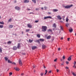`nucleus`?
<instances>
[{
  "label": "nucleus",
  "mask_w": 76,
  "mask_h": 76,
  "mask_svg": "<svg viewBox=\"0 0 76 76\" xmlns=\"http://www.w3.org/2000/svg\"><path fill=\"white\" fill-rule=\"evenodd\" d=\"M21 76H23V75H24V74H23V73H21Z\"/></svg>",
  "instance_id": "obj_46"
},
{
  "label": "nucleus",
  "mask_w": 76,
  "mask_h": 76,
  "mask_svg": "<svg viewBox=\"0 0 76 76\" xmlns=\"http://www.w3.org/2000/svg\"><path fill=\"white\" fill-rule=\"evenodd\" d=\"M60 50H61V48H58V51H60Z\"/></svg>",
  "instance_id": "obj_44"
},
{
  "label": "nucleus",
  "mask_w": 76,
  "mask_h": 76,
  "mask_svg": "<svg viewBox=\"0 0 76 76\" xmlns=\"http://www.w3.org/2000/svg\"><path fill=\"white\" fill-rule=\"evenodd\" d=\"M41 9L42 10H43L44 9V8H43V7L42 8H41Z\"/></svg>",
  "instance_id": "obj_64"
},
{
  "label": "nucleus",
  "mask_w": 76,
  "mask_h": 76,
  "mask_svg": "<svg viewBox=\"0 0 76 76\" xmlns=\"http://www.w3.org/2000/svg\"><path fill=\"white\" fill-rule=\"evenodd\" d=\"M0 53H1L2 52V50H1V48H0Z\"/></svg>",
  "instance_id": "obj_37"
},
{
  "label": "nucleus",
  "mask_w": 76,
  "mask_h": 76,
  "mask_svg": "<svg viewBox=\"0 0 76 76\" xmlns=\"http://www.w3.org/2000/svg\"><path fill=\"white\" fill-rule=\"evenodd\" d=\"M48 19V17H45L44 18V19Z\"/></svg>",
  "instance_id": "obj_35"
},
{
  "label": "nucleus",
  "mask_w": 76,
  "mask_h": 76,
  "mask_svg": "<svg viewBox=\"0 0 76 76\" xmlns=\"http://www.w3.org/2000/svg\"><path fill=\"white\" fill-rule=\"evenodd\" d=\"M29 31H30V29H27L26 30V31L27 32H29Z\"/></svg>",
  "instance_id": "obj_33"
},
{
  "label": "nucleus",
  "mask_w": 76,
  "mask_h": 76,
  "mask_svg": "<svg viewBox=\"0 0 76 76\" xmlns=\"http://www.w3.org/2000/svg\"><path fill=\"white\" fill-rule=\"evenodd\" d=\"M12 64H14V65H16V64L15 62L12 63Z\"/></svg>",
  "instance_id": "obj_43"
},
{
  "label": "nucleus",
  "mask_w": 76,
  "mask_h": 76,
  "mask_svg": "<svg viewBox=\"0 0 76 76\" xmlns=\"http://www.w3.org/2000/svg\"><path fill=\"white\" fill-rule=\"evenodd\" d=\"M70 40V38H68V41H69Z\"/></svg>",
  "instance_id": "obj_53"
},
{
  "label": "nucleus",
  "mask_w": 76,
  "mask_h": 76,
  "mask_svg": "<svg viewBox=\"0 0 76 76\" xmlns=\"http://www.w3.org/2000/svg\"><path fill=\"white\" fill-rule=\"evenodd\" d=\"M39 22V20H36L35 21L34 23H38Z\"/></svg>",
  "instance_id": "obj_36"
},
{
  "label": "nucleus",
  "mask_w": 76,
  "mask_h": 76,
  "mask_svg": "<svg viewBox=\"0 0 76 76\" xmlns=\"http://www.w3.org/2000/svg\"><path fill=\"white\" fill-rule=\"evenodd\" d=\"M73 5H67L64 6V7L65 9H70V7H72Z\"/></svg>",
  "instance_id": "obj_2"
},
{
  "label": "nucleus",
  "mask_w": 76,
  "mask_h": 76,
  "mask_svg": "<svg viewBox=\"0 0 76 76\" xmlns=\"http://www.w3.org/2000/svg\"><path fill=\"white\" fill-rule=\"evenodd\" d=\"M66 69H69V67H66Z\"/></svg>",
  "instance_id": "obj_57"
},
{
  "label": "nucleus",
  "mask_w": 76,
  "mask_h": 76,
  "mask_svg": "<svg viewBox=\"0 0 76 76\" xmlns=\"http://www.w3.org/2000/svg\"><path fill=\"white\" fill-rule=\"evenodd\" d=\"M51 38V37L50 36H49L47 37V39H50Z\"/></svg>",
  "instance_id": "obj_29"
},
{
  "label": "nucleus",
  "mask_w": 76,
  "mask_h": 76,
  "mask_svg": "<svg viewBox=\"0 0 76 76\" xmlns=\"http://www.w3.org/2000/svg\"><path fill=\"white\" fill-rule=\"evenodd\" d=\"M57 18H58V19H59V20H61V19H62V18H61L60 15H58L57 16Z\"/></svg>",
  "instance_id": "obj_6"
},
{
  "label": "nucleus",
  "mask_w": 76,
  "mask_h": 76,
  "mask_svg": "<svg viewBox=\"0 0 76 76\" xmlns=\"http://www.w3.org/2000/svg\"><path fill=\"white\" fill-rule=\"evenodd\" d=\"M48 14H49V15H50V14H51V12H48Z\"/></svg>",
  "instance_id": "obj_62"
},
{
  "label": "nucleus",
  "mask_w": 76,
  "mask_h": 76,
  "mask_svg": "<svg viewBox=\"0 0 76 76\" xmlns=\"http://www.w3.org/2000/svg\"><path fill=\"white\" fill-rule=\"evenodd\" d=\"M19 64L21 66H22V61H21V60L20 59L19 60Z\"/></svg>",
  "instance_id": "obj_3"
},
{
  "label": "nucleus",
  "mask_w": 76,
  "mask_h": 76,
  "mask_svg": "<svg viewBox=\"0 0 76 76\" xmlns=\"http://www.w3.org/2000/svg\"><path fill=\"white\" fill-rule=\"evenodd\" d=\"M72 56H71L69 57V58L67 59L68 61H70V60H72Z\"/></svg>",
  "instance_id": "obj_5"
},
{
  "label": "nucleus",
  "mask_w": 76,
  "mask_h": 76,
  "mask_svg": "<svg viewBox=\"0 0 76 76\" xmlns=\"http://www.w3.org/2000/svg\"><path fill=\"white\" fill-rule=\"evenodd\" d=\"M42 48L43 49H44L45 47H46V46L44 45H42Z\"/></svg>",
  "instance_id": "obj_9"
},
{
  "label": "nucleus",
  "mask_w": 76,
  "mask_h": 76,
  "mask_svg": "<svg viewBox=\"0 0 76 76\" xmlns=\"http://www.w3.org/2000/svg\"><path fill=\"white\" fill-rule=\"evenodd\" d=\"M69 32H70V33L73 32V29H72V28H71L70 29H69Z\"/></svg>",
  "instance_id": "obj_13"
},
{
  "label": "nucleus",
  "mask_w": 76,
  "mask_h": 76,
  "mask_svg": "<svg viewBox=\"0 0 76 76\" xmlns=\"http://www.w3.org/2000/svg\"><path fill=\"white\" fill-rule=\"evenodd\" d=\"M76 62L75 61H74V65H76Z\"/></svg>",
  "instance_id": "obj_48"
},
{
  "label": "nucleus",
  "mask_w": 76,
  "mask_h": 76,
  "mask_svg": "<svg viewBox=\"0 0 76 76\" xmlns=\"http://www.w3.org/2000/svg\"><path fill=\"white\" fill-rule=\"evenodd\" d=\"M12 72H10L9 73V75H12Z\"/></svg>",
  "instance_id": "obj_39"
},
{
  "label": "nucleus",
  "mask_w": 76,
  "mask_h": 76,
  "mask_svg": "<svg viewBox=\"0 0 76 76\" xmlns=\"http://www.w3.org/2000/svg\"><path fill=\"white\" fill-rule=\"evenodd\" d=\"M28 28H32V26L29 24H28Z\"/></svg>",
  "instance_id": "obj_10"
},
{
  "label": "nucleus",
  "mask_w": 76,
  "mask_h": 76,
  "mask_svg": "<svg viewBox=\"0 0 76 76\" xmlns=\"http://www.w3.org/2000/svg\"><path fill=\"white\" fill-rule=\"evenodd\" d=\"M33 39L32 40H31V39H29V41H28V42H30V43H31V42H33Z\"/></svg>",
  "instance_id": "obj_18"
},
{
  "label": "nucleus",
  "mask_w": 76,
  "mask_h": 76,
  "mask_svg": "<svg viewBox=\"0 0 76 76\" xmlns=\"http://www.w3.org/2000/svg\"><path fill=\"white\" fill-rule=\"evenodd\" d=\"M73 67L74 68H76V65H74V66H73Z\"/></svg>",
  "instance_id": "obj_47"
},
{
  "label": "nucleus",
  "mask_w": 76,
  "mask_h": 76,
  "mask_svg": "<svg viewBox=\"0 0 76 76\" xmlns=\"http://www.w3.org/2000/svg\"><path fill=\"white\" fill-rule=\"evenodd\" d=\"M47 72H48V71H47V70H45V73H47Z\"/></svg>",
  "instance_id": "obj_52"
},
{
  "label": "nucleus",
  "mask_w": 76,
  "mask_h": 76,
  "mask_svg": "<svg viewBox=\"0 0 76 76\" xmlns=\"http://www.w3.org/2000/svg\"><path fill=\"white\" fill-rule=\"evenodd\" d=\"M66 64H68L69 62H68L67 61H66Z\"/></svg>",
  "instance_id": "obj_38"
},
{
  "label": "nucleus",
  "mask_w": 76,
  "mask_h": 76,
  "mask_svg": "<svg viewBox=\"0 0 76 76\" xmlns=\"http://www.w3.org/2000/svg\"><path fill=\"white\" fill-rule=\"evenodd\" d=\"M63 59H65V56H64L63 57Z\"/></svg>",
  "instance_id": "obj_45"
},
{
  "label": "nucleus",
  "mask_w": 76,
  "mask_h": 76,
  "mask_svg": "<svg viewBox=\"0 0 76 76\" xmlns=\"http://www.w3.org/2000/svg\"><path fill=\"white\" fill-rule=\"evenodd\" d=\"M9 22H11L12 21V19L10 18V19L9 20Z\"/></svg>",
  "instance_id": "obj_41"
},
{
  "label": "nucleus",
  "mask_w": 76,
  "mask_h": 76,
  "mask_svg": "<svg viewBox=\"0 0 76 76\" xmlns=\"http://www.w3.org/2000/svg\"><path fill=\"white\" fill-rule=\"evenodd\" d=\"M42 32H46V31H47V26H42Z\"/></svg>",
  "instance_id": "obj_1"
},
{
  "label": "nucleus",
  "mask_w": 76,
  "mask_h": 76,
  "mask_svg": "<svg viewBox=\"0 0 76 76\" xmlns=\"http://www.w3.org/2000/svg\"><path fill=\"white\" fill-rule=\"evenodd\" d=\"M38 42L40 44V42H39V41H38Z\"/></svg>",
  "instance_id": "obj_63"
},
{
  "label": "nucleus",
  "mask_w": 76,
  "mask_h": 76,
  "mask_svg": "<svg viewBox=\"0 0 76 76\" xmlns=\"http://www.w3.org/2000/svg\"><path fill=\"white\" fill-rule=\"evenodd\" d=\"M49 73H51V71L50 70L49 72Z\"/></svg>",
  "instance_id": "obj_49"
},
{
  "label": "nucleus",
  "mask_w": 76,
  "mask_h": 76,
  "mask_svg": "<svg viewBox=\"0 0 76 76\" xmlns=\"http://www.w3.org/2000/svg\"><path fill=\"white\" fill-rule=\"evenodd\" d=\"M39 41H41L42 42H43L44 41V39H39Z\"/></svg>",
  "instance_id": "obj_17"
},
{
  "label": "nucleus",
  "mask_w": 76,
  "mask_h": 76,
  "mask_svg": "<svg viewBox=\"0 0 76 76\" xmlns=\"http://www.w3.org/2000/svg\"><path fill=\"white\" fill-rule=\"evenodd\" d=\"M35 65L33 66V68H35Z\"/></svg>",
  "instance_id": "obj_60"
},
{
  "label": "nucleus",
  "mask_w": 76,
  "mask_h": 76,
  "mask_svg": "<svg viewBox=\"0 0 76 76\" xmlns=\"http://www.w3.org/2000/svg\"><path fill=\"white\" fill-rule=\"evenodd\" d=\"M68 20H69V19L67 17L66 19V21L67 22H68Z\"/></svg>",
  "instance_id": "obj_34"
},
{
  "label": "nucleus",
  "mask_w": 76,
  "mask_h": 76,
  "mask_svg": "<svg viewBox=\"0 0 76 76\" xmlns=\"http://www.w3.org/2000/svg\"><path fill=\"white\" fill-rule=\"evenodd\" d=\"M68 73H69V75L70 74V70H69V71H68Z\"/></svg>",
  "instance_id": "obj_56"
},
{
  "label": "nucleus",
  "mask_w": 76,
  "mask_h": 76,
  "mask_svg": "<svg viewBox=\"0 0 76 76\" xmlns=\"http://www.w3.org/2000/svg\"><path fill=\"white\" fill-rule=\"evenodd\" d=\"M36 48H37V46H33L32 47V50H35V49H36Z\"/></svg>",
  "instance_id": "obj_12"
},
{
  "label": "nucleus",
  "mask_w": 76,
  "mask_h": 76,
  "mask_svg": "<svg viewBox=\"0 0 76 76\" xmlns=\"http://www.w3.org/2000/svg\"><path fill=\"white\" fill-rule=\"evenodd\" d=\"M29 1L28 0H25L24 2V3H28Z\"/></svg>",
  "instance_id": "obj_15"
},
{
  "label": "nucleus",
  "mask_w": 76,
  "mask_h": 76,
  "mask_svg": "<svg viewBox=\"0 0 76 76\" xmlns=\"http://www.w3.org/2000/svg\"><path fill=\"white\" fill-rule=\"evenodd\" d=\"M40 75L41 76H43L44 75V73L42 72L40 74Z\"/></svg>",
  "instance_id": "obj_25"
},
{
  "label": "nucleus",
  "mask_w": 76,
  "mask_h": 76,
  "mask_svg": "<svg viewBox=\"0 0 76 76\" xmlns=\"http://www.w3.org/2000/svg\"><path fill=\"white\" fill-rule=\"evenodd\" d=\"M57 72H59V70L58 69H57Z\"/></svg>",
  "instance_id": "obj_54"
},
{
  "label": "nucleus",
  "mask_w": 76,
  "mask_h": 76,
  "mask_svg": "<svg viewBox=\"0 0 76 76\" xmlns=\"http://www.w3.org/2000/svg\"><path fill=\"white\" fill-rule=\"evenodd\" d=\"M63 39V37H61V40H62V39Z\"/></svg>",
  "instance_id": "obj_58"
},
{
  "label": "nucleus",
  "mask_w": 76,
  "mask_h": 76,
  "mask_svg": "<svg viewBox=\"0 0 76 76\" xmlns=\"http://www.w3.org/2000/svg\"><path fill=\"white\" fill-rule=\"evenodd\" d=\"M22 54H23V55H25L26 54V53H23Z\"/></svg>",
  "instance_id": "obj_50"
},
{
  "label": "nucleus",
  "mask_w": 76,
  "mask_h": 76,
  "mask_svg": "<svg viewBox=\"0 0 76 76\" xmlns=\"http://www.w3.org/2000/svg\"><path fill=\"white\" fill-rule=\"evenodd\" d=\"M8 44H12V42L10 41H9L7 42Z\"/></svg>",
  "instance_id": "obj_22"
},
{
  "label": "nucleus",
  "mask_w": 76,
  "mask_h": 76,
  "mask_svg": "<svg viewBox=\"0 0 76 76\" xmlns=\"http://www.w3.org/2000/svg\"><path fill=\"white\" fill-rule=\"evenodd\" d=\"M43 67H44V68H45V69L46 68V67L44 65Z\"/></svg>",
  "instance_id": "obj_55"
},
{
  "label": "nucleus",
  "mask_w": 76,
  "mask_h": 76,
  "mask_svg": "<svg viewBox=\"0 0 76 76\" xmlns=\"http://www.w3.org/2000/svg\"><path fill=\"white\" fill-rule=\"evenodd\" d=\"M15 9H16L17 10H20V8L18 7H15Z\"/></svg>",
  "instance_id": "obj_8"
},
{
  "label": "nucleus",
  "mask_w": 76,
  "mask_h": 76,
  "mask_svg": "<svg viewBox=\"0 0 76 76\" xmlns=\"http://www.w3.org/2000/svg\"><path fill=\"white\" fill-rule=\"evenodd\" d=\"M14 69L16 70L17 71H19L20 69L18 67H15L14 68Z\"/></svg>",
  "instance_id": "obj_4"
},
{
  "label": "nucleus",
  "mask_w": 76,
  "mask_h": 76,
  "mask_svg": "<svg viewBox=\"0 0 76 76\" xmlns=\"http://www.w3.org/2000/svg\"><path fill=\"white\" fill-rule=\"evenodd\" d=\"M37 36V37H38V38H40V37H41V36H40V35L39 34H38Z\"/></svg>",
  "instance_id": "obj_32"
},
{
  "label": "nucleus",
  "mask_w": 76,
  "mask_h": 76,
  "mask_svg": "<svg viewBox=\"0 0 76 76\" xmlns=\"http://www.w3.org/2000/svg\"><path fill=\"white\" fill-rule=\"evenodd\" d=\"M72 73L73 76H76V74L75 73L72 72Z\"/></svg>",
  "instance_id": "obj_24"
},
{
  "label": "nucleus",
  "mask_w": 76,
  "mask_h": 76,
  "mask_svg": "<svg viewBox=\"0 0 76 76\" xmlns=\"http://www.w3.org/2000/svg\"><path fill=\"white\" fill-rule=\"evenodd\" d=\"M8 63H12V62L11 61L10 59L8 60Z\"/></svg>",
  "instance_id": "obj_20"
},
{
  "label": "nucleus",
  "mask_w": 76,
  "mask_h": 76,
  "mask_svg": "<svg viewBox=\"0 0 76 76\" xmlns=\"http://www.w3.org/2000/svg\"><path fill=\"white\" fill-rule=\"evenodd\" d=\"M13 50H17V47L14 46L13 48Z\"/></svg>",
  "instance_id": "obj_7"
},
{
  "label": "nucleus",
  "mask_w": 76,
  "mask_h": 76,
  "mask_svg": "<svg viewBox=\"0 0 76 76\" xmlns=\"http://www.w3.org/2000/svg\"><path fill=\"white\" fill-rule=\"evenodd\" d=\"M56 26H57L56 25V23H54L53 24V27H54V28H56Z\"/></svg>",
  "instance_id": "obj_11"
},
{
  "label": "nucleus",
  "mask_w": 76,
  "mask_h": 76,
  "mask_svg": "<svg viewBox=\"0 0 76 76\" xmlns=\"http://www.w3.org/2000/svg\"><path fill=\"white\" fill-rule=\"evenodd\" d=\"M48 32H52V30L50 29H49L48 30Z\"/></svg>",
  "instance_id": "obj_28"
},
{
  "label": "nucleus",
  "mask_w": 76,
  "mask_h": 76,
  "mask_svg": "<svg viewBox=\"0 0 76 76\" xmlns=\"http://www.w3.org/2000/svg\"><path fill=\"white\" fill-rule=\"evenodd\" d=\"M13 28V25H10L9 26V28Z\"/></svg>",
  "instance_id": "obj_23"
},
{
  "label": "nucleus",
  "mask_w": 76,
  "mask_h": 76,
  "mask_svg": "<svg viewBox=\"0 0 76 76\" xmlns=\"http://www.w3.org/2000/svg\"><path fill=\"white\" fill-rule=\"evenodd\" d=\"M32 1L34 3H36V0H32Z\"/></svg>",
  "instance_id": "obj_30"
},
{
  "label": "nucleus",
  "mask_w": 76,
  "mask_h": 76,
  "mask_svg": "<svg viewBox=\"0 0 76 76\" xmlns=\"http://www.w3.org/2000/svg\"><path fill=\"white\" fill-rule=\"evenodd\" d=\"M0 24H2V25H4V22H3V21L1 22H0Z\"/></svg>",
  "instance_id": "obj_26"
},
{
  "label": "nucleus",
  "mask_w": 76,
  "mask_h": 76,
  "mask_svg": "<svg viewBox=\"0 0 76 76\" xmlns=\"http://www.w3.org/2000/svg\"><path fill=\"white\" fill-rule=\"evenodd\" d=\"M61 29L62 31H63V28L61 27Z\"/></svg>",
  "instance_id": "obj_40"
},
{
  "label": "nucleus",
  "mask_w": 76,
  "mask_h": 76,
  "mask_svg": "<svg viewBox=\"0 0 76 76\" xmlns=\"http://www.w3.org/2000/svg\"><path fill=\"white\" fill-rule=\"evenodd\" d=\"M52 17L50 16H48V19H51Z\"/></svg>",
  "instance_id": "obj_31"
},
{
  "label": "nucleus",
  "mask_w": 76,
  "mask_h": 76,
  "mask_svg": "<svg viewBox=\"0 0 76 76\" xmlns=\"http://www.w3.org/2000/svg\"><path fill=\"white\" fill-rule=\"evenodd\" d=\"M34 14V13H33V12H30L29 13V14Z\"/></svg>",
  "instance_id": "obj_59"
},
{
  "label": "nucleus",
  "mask_w": 76,
  "mask_h": 76,
  "mask_svg": "<svg viewBox=\"0 0 76 76\" xmlns=\"http://www.w3.org/2000/svg\"><path fill=\"white\" fill-rule=\"evenodd\" d=\"M53 12H58V10L57 9H54L53 10Z\"/></svg>",
  "instance_id": "obj_19"
},
{
  "label": "nucleus",
  "mask_w": 76,
  "mask_h": 76,
  "mask_svg": "<svg viewBox=\"0 0 76 76\" xmlns=\"http://www.w3.org/2000/svg\"><path fill=\"white\" fill-rule=\"evenodd\" d=\"M20 43H18V45L17 46V48H20Z\"/></svg>",
  "instance_id": "obj_16"
},
{
  "label": "nucleus",
  "mask_w": 76,
  "mask_h": 76,
  "mask_svg": "<svg viewBox=\"0 0 76 76\" xmlns=\"http://www.w3.org/2000/svg\"><path fill=\"white\" fill-rule=\"evenodd\" d=\"M5 60V61H8V58L7 57H6L4 58Z\"/></svg>",
  "instance_id": "obj_21"
},
{
  "label": "nucleus",
  "mask_w": 76,
  "mask_h": 76,
  "mask_svg": "<svg viewBox=\"0 0 76 76\" xmlns=\"http://www.w3.org/2000/svg\"><path fill=\"white\" fill-rule=\"evenodd\" d=\"M70 26V23H67L66 24V27H67V28L69 27L68 26Z\"/></svg>",
  "instance_id": "obj_14"
},
{
  "label": "nucleus",
  "mask_w": 76,
  "mask_h": 76,
  "mask_svg": "<svg viewBox=\"0 0 76 76\" xmlns=\"http://www.w3.org/2000/svg\"><path fill=\"white\" fill-rule=\"evenodd\" d=\"M27 10H31L30 9L28 8L27 9Z\"/></svg>",
  "instance_id": "obj_51"
},
{
  "label": "nucleus",
  "mask_w": 76,
  "mask_h": 76,
  "mask_svg": "<svg viewBox=\"0 0 76 76\" xmlns=\"http://www.w3.org/2000/svg\"><path fill=\"white\" fill-rule=\"evenodd\" d=\"M3 28V25H0V28Z\"/></svg>",
  "instance_id": "obj_27"
},
{
  "label": "nucleus",
  "mask_w": 76,
  "mask_h": 76,
  "mask_svg": "<svg viewBox=\"0 0 76 76\" xmlns=\"http://www.w3.org/2000/svg\"><path fill=\"white\" fill-rule=\"evenodd\" d=\"M57 58H56L54 60V61H57Z\"/></svg>",
  "instance_id": "obj_42"
},
{
  "label": "nucleus",
  "mask_w": 76,
  "mask_h": 76,
  "mask_svg": "<svg viewBox=\"0 0 76 76\" xmlns=\"http://www.w3.org/2000/svg\"><path fill=\"white\" fill-rule=\"evenodd\" d=\"M61 65H62V66H63V65H64V64H63V63H62L61 64Z\"/></svg>",
  "instance_id": "obj_61"
}]
</instances>
